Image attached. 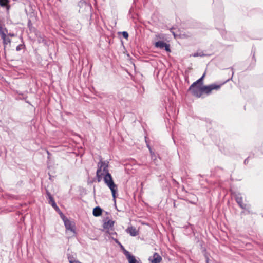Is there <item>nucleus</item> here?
<instances>
[{
	"label": "nucleus",
	"mask_w": 263,
	"mask_h": 263,
	"mask_svg": "<svg viewBox=\"0 0 263 263\" xmlns=\"http://www.w3.org/2000/svg\"><path fill=\"white\" fill-rule=\"evenodd\" d=\"M221 85H217L212 84L209 86H201L200 85H196V83H193L189 88V90L192 93L197 97H200L203 93L205 92L209 94L213 90H218L220 88Z\"/></svg>",
	"instance_id": "f257e3e1"
},
{
	"label": "nucleus",
	"mask_w": 263,
	"mask_h": 263,
	"mask_svg": "<svg viewBox=\"0 0 263 263\" xmlns=\"http://www.w3.org/2000/svg\"><path fill=\"white\" fill-rule=\"evenodd\" d=\"M105 215L103 216L102 219L103 230L106 233V237L114 240L115 232L114 226L115 221L110 219L109 214L107 212H105Z\"/></svg>",
	"instance_id": "f03ea898"
},
{
	"label": "nucleus",
	"mask_w": 263,
	"mask_h": 263,
	"mask_svg": "<svg viewBox=\"0 0 263 263\" xmlns=\"http://www.w3.org/2000/svg\"><path fill=\"white\" fill-rule=\"evenodd\" d=\"M98 168L97 171V178L98 182H100L103 178L105 181V178L107 175L111 176L108 173V164L105 162L100 161L98 164Z\"/></svg>",
	"instance_id": "7ed1b4c3"
},
{
	"label": "nucleus",
	"mask_w": 263,
	"mask_h": 263,
	"mask_svg": "<svg viewBox=\"0 0 263 263\" xmlns=\"http://www.w3.org/2000/svg\"><path fill=\"white\" fill-rule=\"evenodd\" d=\"M105 183L107 185L111 191L112 198L115 203V184L113 181L111 176L107 175L105 178Z\"/></svg>",
	"instance_id": "20e7f679"
},
{
	"label": "nucleus",
	"mask_w": 263,
	"mask_h": 263,
	"mask_svg": "<svg viewBox=\"0 0 263 263\" xmlns=\"http://www.w3.org/2000/svg\"><path fill=\"white\" fill-rule=\"evenodd\" d=\"M116 243H118L120 246L124 254L125 255L126 259L128 260V263H139V261L137 260L135 256L130 254L129 252L124 249L123 246H122L118 241L116 240Z\"/></svg>",
	"instance_id": "39448f33"
},
{
	"label": "nucleus",
	"mask_w": 263,
	"mask_h": 263,
	"mask_svg": "<svg viewBox=\"0 0 263 263\" xmlns=\"http://www.w3.org/2000/svg\"><path fill=\"white\" fill-rule=\"evenodd\" d=\"M64 222V225L67 230L70 231L73 234L76 233L75 232V224L73 221H70L67 218L63 216L62 218Z\"/></svg>",
	"instance_id": "423d86ee"
},
{
	"label": "nucleus",
	"mask_w": 263,
	"mask_h": 263,
	"mask_svg": "<svg viewBox=\"0 0 263 263\" xmlns=\"http://www.w3.org/2000/svg\"><path fill=\"white\" fill-rule=\"evenodd\" d=\"M155 47L157 48L163 49L165 48V50L167 52H170L171 50L170 48V45L165 43L163 41H158L155 43Z\"/></svg>",
	"instance_id": "0eeeda50"
},
{
	"label": "nucleus",
	"mask_w": 263,
	"mask_h": 263,
	"mask_svg": "<svg viewBox=\"0 0 263 263\" xmlns=\"http://www.w3.org/2000/svg\"><path fill=\"white\" fill-rule=\"evenodd\" d=\"M149 260L152 263H160L162 260V257L157 253H155L153 259L149 258Z\"/></svg>",
	"instance_id": "6e6552de"
},
{
	"label": "nucleus",
	"mask_w": 263,
	"mask_h": 263,
	"mask_svg": "<svg viewBox=\"0 0 263 263\" xmlns=\"http://www.w3.org/2000/svg\"><path fill=\"white\" fill-rule=\"evenodd\" d=\"M126 231L132 236H136L138 235V231L136 228L132 226L128 227Z\"/></svg>",
	"instance_id": "1a4fd4ad"
},
{
	"label": "nucleus",
	"mask_w": 263,
	"mask_h": 263,
	"mask_svg": "<svg viewBox=\"0 0 263 263\" xmlns=\"http://www.w3.org/2000/svg\"><path fill=\"white\" fill-rule=\"evenodd\" d=\"M102 212L103 210L100 207L97 206L93 209L92 213L94 216L98 217L101 215Z\"/></svg>",
	"instance_id": "9d476101"
},
{
	"label": "nucleus",
	"mask_w": 263,
	"mask_h": 263,
	"mask_svg": "<svg viewBox=\"0 0 263 263\" xmlns=\"http://www.w3.org/2000/svg\"><path fill=\"white\" fill-rule=\"evenodd\" d=\"M236 200L237 203L239 204V205L242 208V209H246V204H245L243 203L242 202V198L241 196H237L236 197Z\"/></svg>",
	"instance_id": "9b49d317"
},
{
	"label": "nucleus",
	"mask_w": 263,
	"mask_h": 263,
	"mask_svg": "<svg viewBox=\"0 0 263 263\" xmlns=\"http://www.w3.org/2000/svg\"><path fill=\"white\" fill-rule=\"evenodd\" d=\"M118 35H120L122 34L124 38H125L126 40H128V33L126 31H123V32H119L118 33Z\"/></svg>",
	"instance_id": "f8f14e48"
},
{
	"label": "nucleus",
	"mask_w": 263,
	"mask_h": 263,
	"mask_svg": "<svg viewBox=\"0 0 263 263\" xmlns=\"http://www.w3.org/2000/svg\"><path fill=\"white\" fill-rule=\"evenodd\" d=\"M165 35L163 34H158L156 35L155 39L157 40H164L165 39Z\"/></svg>",
	"instance_id": "ddd939ff"
},
{
	"label": "nucleus",
	"mask_w": 263,
	"mask_h": 263,
	"mask_svg": "<svg viewBox=\"0 0 263 263\" xmlns=\"http://www.w3.org/2000/svg\"><path fill=\"white\" fill-rule=\"evenodd\" d=\"M8 2V0H0V5L5 6Z\"/></svg>",
	"instance_id": "4468645a"
},
{
	"label": "nucleus",
	"mask_w": 263,
	"mask_h": 263,
	"mask_svg": "<svg viewBox=\"0 0 263 263\" xmlns=\"http://www.w3.org/2000/svg\"><path fill=\"white\" fill-rule=\"evenodd\" d=\"M204 75L205 74H204L200 79H199L197 81L195 82L194 83H196V85H200L199 84V83L202 81V79H203V77H204Z\"/></svg>",
	"instance_id": "2eb2a0df"
},
{
	"label": "nucleus",
	"mask_w": 263,
	"mask_h": 263,
	"mask_svg": "<svg viewBox=\"0 0 263 263\" xmlns=\"http://www.w3.org/2000/svg\"><path fill=\"white\" fill-rule=\"evenodd\" d=\"M68 259L70 263H81L80 262L76 260H72V258L70 257H68Z\"/></svg>",
	"instance_id": "dca6fc26"
},
{
	"label": "nucleus",
	"mask_w": 263,
	"mask_h": 263,
	"mask_svg": "<svg viewBox=\"0 0 263 263\" xmlns=\"http://www.w3.org/2000/svg\"><path fill=\"white\" fill-rule=\"evenodd\" d=\"M24 45L20 44L16 47V50L18 51L21 50L22 49H23L24 48Z\"/></svg>",
	"instance_id": "f3484780"
},
{
	"label": "nucleus",
	"mask_w": 263,
	"mask_h": 263,
	"mask_svg": "<svg viewBox=\"0 0 263 263\" xmlns=\"http://www.w3.org/2000/svg\"><path fill=\"white\" fill-rule=\"evenodd\" d=\"M47 199L48 200V202L50 204H51L53 201H54V199L52 197H50V198H49Z\"/></svg>",
	"instance_id": "a211bd4d"
},
{
	"label": "nucleus",
	"mask_w": 263,
	"mask_h": 263,
	"mask_svg": "<svg viewBox=\"0 0 263 263\" xmlns=\"http://www.w3.org/2000/svg\"><path fill=\"white\" fill-rule=\"evenodd\" d=\"M51 205L53 208L55 209H58V207L57 206L55 201H53L52 203H51Z\"/></svg>",
	"instance_id": "6ab92c4d"
},
{
	"label": "nucleus",
	"mask_w": 263,
	"mask_h": 263,
	"mask_svg": "<svg viewBox=\"0 0 263 263\" xmlns=\"http://www.w3.org/2000/svg\"><path fill=\"white\" fill-rule=\"evenodd\" d=\"M46 194H47V198L48 199L50 198V197H52L51 194L49 193V192L48 190H46Z\"/></svg>",
	"instance_id": "aec40b11"
},
{
	"label": "nucleus",
	"mask_w": 263,
	"mask_h": 263,
	"mask_svg": "<svg viewBox=\"0 0 263 263\" xmlns=\"http://www.w3.org/2000/svg\"><path fill=\"white\" fill-rule=\"evenodd\" d=\"M8 36H11V37H13L15 36V35L13 33H9V34H8Z\"/></svg>",
	"instance_id": "412c9836"
},
{
	"label": "nucleus",
	"mask_w": 263,
	"mask_h": 263,
	"mask_svg": "<svg viewBox=\"0 0 263 263\" xmlns=\"http://www.w3.org/2000/svg\"><path fill=\"white\" fill-rule=\"evenodd\" d=\"M209 258L208 257H206V263H209Z\"/></svg>",
	"instance_id": "4be33fe9"
},
{
	"label": "nucleus",
	"mask_w": 263,
	"mask_h": 263,
	"mask_svg": "<svg viewBox=\"0 0 263 263\" xmlns=\"http://www.w3.org/2000/svg\"><path fill=\"white\" fill-rule=\"evenodd\" d=\"M244 163H245V164H246L247 163H248V159H246L245 160Z\"/></svg>",
	"instance_id": "5701e85b"
},
{
	"label": "nucleus",
	"mask_w": 263,
	"mask_h": 263,
	"mask_svg": "<svg viewBox=\"0 0 263 263\" xmlns=\"http://www.w3.org/2000/svg\"><path fill=\"white\" fill-rule=\"evenodd\" d=\"M197 56H198V54L197 53H195L194 54V57H197Z\"/></svg>",
	"instance_id": "b1692460"
}]
</instances>
